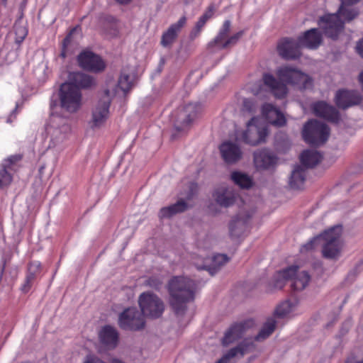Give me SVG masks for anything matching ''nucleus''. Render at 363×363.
<instances>
[{"label": "nucleus", "instance_id": "f257e3e1", "mask_svg": "<svg viewBox=\"0 0 363 363\" xmlns=\"http://www.w3.org/2000/svg\"><path fill=\"white\" fill-rule=\"evenodd\" d=\"M277 80L270 74H264L263 81L277 98H283L287 93L286 84L296 86L300 89H305L311 86V77L298 69L291 67H282L277 69Z\"/></svg>", "mask_w": 363, "mask_h": 363}, {"label": "nucleus", "instance_id": "f03ea898", "mask_svg": "<svg viewBox=\"0 0 363 363\" xmlns=\"http://www.w3.org/2000/svg\"><path fill=\"white\" fill-rule=\"evenodd\" d=\"M277 80L270 74H264L263 81L277 98H283L287 93L286 84L296 86L300 89H305L311 86V77L298 69L291 67H282L277 69Z\"/></svg>", "mask_w": 363, "mask_h": 363}, {"label": "nucleus", "instance_id": "7ed1b4c3", "mask_svg": "<svg viewBox=\"0 0 363 363\" xmlns=\"http://www.w3.org/2000/svg\"><path fill=\"white\" fill-rule=\"evenodd\" d=\"M167 289L169 306L177 315H183L187 310V303L194 300L196 282L186 277L176 276L169 279Z\"/></svg>", "mask_w": 363, "mask_h": 363}, {"label": "nucleus", "instance_id": "20e7f679", "mask_svg": "<svg viewBox=\"0 0 363 363\" xmlns=\"http://www.w3.org/2000/svg\"><path fill=\"white\" fill-rule=\"evenodd\" d=\"M70 132V126L59 116L50 118L42 133L47 149L61 150Z\"/></svg>", "mask_w": 363, "mask_h": 363}, {"label": "nucleus", "instance_id": "39448f33", "mask_svg": "<svg viewBox=\"0 0 363 363\" xmlns=\"http://www.w3.org/2000/svg\"><path fill=\"white\" fill-rule=\"evenodd\" d=\"M287 280L291 281V287L294 291H301L308 286L311 276L308 271L301 269L297 265H292L278 272L274 281V287L281 289Z\"/></svg>", "mask_w": 363, "mask_h": 363}, {"label": "nucleus", "instance_id": "423d86ee", "mask_svg": "<svg viewBox=\"0 0 363 363\" xmlns=\"http://www.w3.org/2000/svg\"><path fill=\"white\" fill-rule=\"evenodd\" d=\"M341 235L342 228L335 226L326 230L320 235V240L324 241L322 246L323 257L336 260L340 257L342 248Z\"/></svg>", "mask_w": 363, "mask_h": 363}, {"label": "nucleus", "instance_id": "0eeeda50", "mask_svg": "<svg viewBox=\"0 0 363 363\" xmlns=\"http://www.w3.org/2000/svg\"><path fill=\"white\" fill-rule=\"evenodd\" d=\"M200 109L199 105L196 103H188L178 108L173 115L175 130L178 133H184L189 130Z\"/></svg>", "mask_w": 363, "mask_h": 363}, {"label": "nucleus", "instance_id": "6e6552de", "mask_svg": "<svg viewBox=\"0 0 363 363\" xmlns=\"http://www.w3.org/2000/svg\"><path fill=\"white\" fill-rule=\"evenodd\" d=\"M138 304L143 315L152 319L161 317L165 308L164 301L157 294L149 291L139 296Z\"/></svg>", "mask_w": 363, "mask_h": 363}, {"label": "nucleus", "instance_id": "1a4fd4ad", "mask_svg": "<svg viewBox=\"0 0 363 363\" xmlns=\"http://www.w3.org/2000/svg\"><path fill=\"white\" fill-rule=\"evenodd\" d=\"M302 135L307 143L318 146L325 143L328 140L329 128L324 123L311 120L305 124Z\"/></svg>", "mask_w": 363, "mask_h": 363}, {"label": "nucleus", "instance_id": "9d476101", "mask_svg": "<svg viewBox=\"0 0 363 363\" xmlns=\"http://www.w3.org/2000/svg\"><path fill=\"white\" fill-rule=\"evenodd\" d=\"M60 100L62 108L70 113L76 112L82 104V93L70 83H63L60 89Z\"/></svg>", "mask_w": 363, "mask_h": 363}, {"label": "nucleus", "instance_id": "9b49d317", "mask_svg": "<svg viewBox=\"0 0 363 363\" xmlns=\"http://www.w3.org/2000/svg\"><path fill=\"white\" fill-rule=\"evenodd\" d=\"M267 128L256 117L252 118L247 123V128L242 134V140L250 145L255 146L266 141Z\"/></svg>", "mask_w": 363, "mask_h": 363}, {"label": "nucleus", "instance_id": "f8f14e48", "mask_svg": "<svg viewBox=\"0 0 363 363\" xmlns=\"http://www.w3.org/2000/svg\"><path fill=\"white\" fill-rule=\"evenodd\" d=\"M119 325L125 330H139L143 329L145 326L143 315L136 308H128L120 314Z\"/></svg>", "mask_w": 363, "mask_h": 363}, {"label": "nucleus", "instance_id": "ddd939ff", "mask_svg": "<svg viewBox=\"0 0 363 363\" xmlns=\"http://www.w3.org/2000/svg\"><path fill=\"white\" fill-rule=\"evenodd\" d=\"M229 261L225 255L219 254L211 259H201L199 257L193 258L192 262L199 270H206L211 276L216 274L220 269Z\"/></svg>", "mask_w": 363, "mask_h": 363}, {"label": "nucleus", "instance_id": "4468645a", "mask_svg": "<svg viewBox=\"0 0 363 363\" xmlns=\"http://www.w3.org/2000/svg\"><path fill=\"white\" fill-rule=\"evenodd\" d=\"M113 94L108 89H106L93 110L92 122L94 127L101 126L108 118V108Z\"/></svg>", "mask_w": 363, "mask_h": 363}, {"label": "nucleus", "instance_id": "2eb2a0df", "mask_svg": "<svg viewBox=\"0 0 363 363\" xmlns=\"http://www.w3.org/2000/svg\"><path fill=\"white\" fill-rule=\"evenodd\" d=\"M79 66L87 71L94 73L100 72L106 68V64L102 58L90 51H84L78 56Z\"/></svg>", "mask_w": 363, "mask_h": 363}, {"label": "nucleus", "instance_id": "dca6fc26", "mask_svg": "<svg viewBox=\"0 0 363 363\" xmlns=\"http://www.w3.org/2000/svg\"><path fill=\"white\" fill-rule=\"evenodd\" d=\"M319 26L326 36L335 40L343 29L344 22L337 15L330 14L320 18Z\"/></svg>", "mask_w": 363, "mask_h": 363}, {"label": "nucleus", "instance_id": "f3484780", "mask_svg": "<svg viewBox=\"0 0 363 363\" xmlns=\"http://www.w3.org/2000/svg\"><path fill=\"white\" fill-rule=\"evenodd\" d=\"M212 196L217 205L228 208L235 203L238 194L232 188L222 186L214 190Z\"/></svg>", "mask_w": 363, "mask_h": 363}, {"label": "nucleus", "instance_id": "a211bd4d", "mask_svg": "<svg viewBox=\"0 0 363 363\" xmlns=\"http://www.w3.org/2000/svg\"><path fill=\"white\" fill-rule=\"evenodd\" d=\"M301 48L298 39L284 38L279 43L277 50L282 58L294 60L300 57Z\"/></svg>", "mask_w": 363, "mask_h": 363}, {"label": "nucleus", "instance_id": "6ab92c4d", "mask_svg": "<svg viewBox=\"0 0 363 363\" xmlns=\"http://www.w3.org/2000/svg\"><path fill=\"white\" fill-rule=\"evenodd\" d=\"M335 100L336 105L340 108L346 109L360 104L362 97L357 91L341 89L336 92Z\"/></svg>", "mask_w": 363, "mask_h": 363}, {"label": "nucleus", "instance_id": "aec40b11", "mask_svg": "<svg viewBox=\"0 0 363 363\" xmlns=\"http://www.w3.org/2000/svg\"><path fill=\"white\" fill-rule=\"evenodd\" d=\"M253 325L254 321L251 319L233 324L225 333V335L222 340L223 345L227 346L240 338L244 332L247 329L252 327Z\"/></svg>", "mask_w": 363, "mask_h": 363}, {"label": "nucleus", "instance_id": "412c9836", "mask_svg": "<svg viewBox=\"0 0 363 363\" xmlns=\"http://www.w3.org/2000/svg\"><path fill=\"white\" fill-rule=\"evenodd\" d=\"M253 160L257 169H268L276 165L277 157L270 150L261 149L254 152Z\"/></svg>", "mask_w": 363, "mask_h": 363}, {"label": "nucleus", "instance_id": "4be33fe9", "mask_svg": "<svg viewBox=\"0 0 363 363\" xmlns=\"http://www.w3.org/2000/svg\"><path fill=\"white\" fill-rule=\"evenodd\" d=\"M255 345L250 339H245L236 347L231 348L216 363H229L233 358H241L246 353L254 349Z\"/></svg>", "mask_w": 363, "mask_h": 363}, {"label": "nucleus", "instance_id": "5701e85b", "mask_svg": "<svg viewBox=\"0 0 363 363\" xmlns=\"http://www.w3.org/2000/svg\"><path fill=\"white\" fill-rule=\"evenodd\" d=\"M251 216L249 213L240 212L232 219L229 225L230 235L232 238H240L245 233L247 221Z\"/></svg>", "mask_w": 363, "mask_h": 363}, {"label": "nucleus", "instance_id": "b1692460", "mask_svg": "<svg viewBox=\"0 0 363 363\" xmlns=\"http://www.w3.org/2000/svg\"><path fill=\"white\" fill-rule=\"evenodd\" d=\"M314 113L329 121L337 123L340 120V113L333 106L328 104L324 101H318L313 105Z\"/></svg>", "mask_w": 363, "mask_h": 363}, {"label": "nucleus", "instance_id": "393cba45", "mask_svg": "<svg viewBox=\"0 0 363 363\" xmlns=\"http://www.w3.org/2000/svg\"><path fill=\"white\" fill-rule=\"evenodd\" d=\"M72 86L80 89H91L96 84L95 79L87 74L81 72H70L68 75V81Z\"/></svg>", "mask_w": 363, "mask_h": 363}, {"label": "nucleus", "instance_id": "a878e982", "mask_svg": "<svg viewBox=\"0 0 363 363\" xmlns=\"http://www.w3.org/2000/svg\"><path fill=\"white\" fill-rule=\"evenodd\" d=\"M220 152L224 161L234 164L242 158V152L240 147L231 142H225L220 146Z\"/></svg>", "mask_w": 363, "mask_h": 363}, {"label": "nucleus", "instance_id": "bb28decb", "mask_svg": "<svg viewBox=\"0 0 363 363\" xmlns=\"http://www.w3.org/2000/svg\"><path fill=\"white\" fill-rule=\"evenodd\" d=\"M301 48L316 49L322 42V35L317 28H311L298 38Z\"/></svg>", "mask_w": 363, "mask_h": 363}, {"label": "nucleus", "instance_id": "cd10ccee", "mask_svg": "<svg viewBox=\"0 0 363 363\" xmlns=\"http://www.w3.org/2000/svg\"><path fill=\"white\" fill-rule=\"evenodd\" d=\"M99 340L101 343L107 349H114L118 343V333L112 326H104L99 333Z\"/></svg>", "mask_w": 363, "mask_h": 363}, {"label": "nucleus", "instance_id": "c85d7f7f", "mask_svg": "<svg viewBox=\"0 0 363 363\" xmlns=\"http://www.w3.org/2000/svg\"><path fill=\"white\" fill-rule=\"evenodd\" d=\"M186 18L182 16L177 23L170 26L166 32L162 34L161 44L163 47L170 46L176 40L178 33L184 26Z\"/></svg>", "mask_w": 363, "mask_h": 363}, {"label": "nucleus", "instance_id": "c756f323", "mask_svg": "<svg viewBox=\"0 0 363 363\" xmlns=\"http://www.w3.org/2000/svg\"><path fill=\"white\" fill-rule=\"evenodd\" d=\"M262 114L272 125L281 127L285 125L286 119L283 113L272 104H265L262 107Z\"/></svg>", "mask_w": 363, "mask_h": 363}, {"label": "nucleus", "instance_id": "7c9ffc66", "mask_svg": "<svg viewBox=\"0 0 363 363\" xmlns=\"http://www.w3.org/2000/svg\"><path fill=\"white\" fill-rule=\"evenodd\" d=\"M305 169L301 165H296L291 172L289 178V186L294 189H300L305 182Z\"/></svg>", "mask_w": 363, "mask_h": 363}, {"label": "nucleus", "instance_id": "2f4dec72", "mask_svg": "<svg viewBox=\"0 0 363 363\" xmlns=\"http://www.w3.org/2000/svg\"><path fill=\"white\" fill-rule=\"evenodd\" d=\"M323 157L321 154L315 150H304L300 156L303 165L306 167H313L320 162Z\"/></svg>", "mask_w": 363, "mask_h": 363}, {"label": "nucleus", "instance_id": "473e14b6", "mask_svg": "<svg viewBox=\"0 0 363 363\" xmlns=\"http://www.w3.org/2000/svg\"><path fill=\"white\" fill-rule=\"evenodd\" d=\"M187 208L188 204L182 199L174 204L161 208L160 217L161 218H170L177 213L185 211Z\"/></svg>", "mask_w": 363, "mask_h": 363}, {"label": "nucleus", "instance_id": "72a5a7b5", "mask_svg": "<svg viewBox=\"0 0 363 363\" xmlns=\"http://www.w3.org/2000/svg\"><path fill=\"white\" fill-rule=\"evenodd\" d=\"M277 322L274 318H269L263 325L259 333L255 337L256 341H262L269 337L276 328Z\"/></svg>", "mask_w": 363, "mask_h": 363}, {"label": "nucleus", "instance_id": "f704fd0d", "mask_svg": "<svg viewBox=\"0 0 363 363\" xmlns=\"http://www.w3.org/2000/svg\"><path fill=\"white\" fill-rule=\"evenodd\" d=\"M231 22L230 20L224 21L222 28L219 30L218 34L215 38L214 40L210 43V45H215L218 46L221 49V45L228 38V35L230 32Z\"/></svg>", "mask_w": 363, "mask_h": 363}, {"label": "nucleus", "instance_id": "c9c22d12", "mask_svg": "<svg viewBox=\"0 0 363 363\" xmlns=\"http://www.w3.org/2000/svg\"><path fill=\"white\" fill-rule=\"evenodd\" d=\"M230 177L233 182L242 189H249L252 185V179L245 173L233 172Z\"/></svg>", "mask_w": 363, "mask_h": 363}, {"label": "nucleus", "instance_id": "e433bc0d", "mask_svg": "<svg viewBox=\"0 0 363 363\" xmlns=\"http://www.w3.org/2000/svg\"><path fill=\"white\" fill-rule=\"evenodd\" d=\"M351 4H341V6L338 10V13L345 18V19L347 21H350L355 18L358 14V11L352 7H350Z\"/></svg>", "mask_w": 363, "mask_h": 363}, {"label": "nucleus", "instance_id": "4c0bfd02", "mask_svg": "<svg viewBox=\"0 0 363 363\" xmlns=\"http://www.w3.org/2000/svg\"><path fill=\"white\" fill-rule=\"evenodd\" d=\"M77 30V28H74L70 30L69 34L64 39L62 42V51L60 53V56L62 58H65L67 55L69 47H71L72 44H74L73 35Z\"/></svg>", "mask_w": 363, "mask_h": 363}, {"label": "nucleus", "instance_id": "58836bf2", "mask_svg": "<svg viewBox=\"0 0 363 363\" xmlns=\"http://www.w3.org/2000/svg\"><path fill=\"white\" fill-rule=\"evenodd\" d=\"M293 305L289 301H284L279 305L275 311V315L280 318H284L293 311Z\"/></svg>", "mask_w": 363, "mask_h": 363}, {"label": "nucleus", "instance_id": "ea45409f", "mask_svg": "<svg viewBox=\"0 0 363 363\" xmlns=\"http://www.w3.org/2000/svg\"><path fill=\"white\" fill-rule=\"evenodd\" d=\"M118 85L124 93H126L133 86V82L130 79L129 74L123 72L118 79Z\"/></svg>", "mask_w": 363, "mask_h": 363}, {"label": "nucleus", "instance_id": "a19ab883", "mask_svg": "<svg viewBox=\"0 0 363 363\" xmlns=\"http://www.w3.org/2000/svg\"><path fill=\"white\" fill-rule=\"evenodd\" d=\"M244 35V30H240L230 36L225 42L221 45V49H227L231 48L237 44L239 40Z\"/></svg>", "mask_w": 363, "mask_h": 363}, {"label": "nucleus", "instance_id": "79ce46f5", "mask_svg": "<svg viewBox=\"0 0 363 363\" xmlns=\"http://www.w3.org/2000/svg\"><path fill=\"white\" fill-rule=\"evenodd\" d=\"M11 172L8 168H4L1 166V169L0 170V188L11 184L12 182Z\"/></svg>", "mask_w": 363, "mask_h": 363}, {"label": "nucleus", "instance_id": "37998d69", "mask_svg": "<svg viewBox=\"0 0 363 363\" xmlns=\"http://www.w3.org/2000/svg\"><path fill=\"white\" fill-rule=\"evenodd\" d=\"M14 31L16 34V42L21 43L26 37L28 30L26 28L21 24L16 23L14 26Z\"/></svg>", "mask_w": 363, "mask_h": 363}, {"label": "nucleus", "instance_id": "c03bdc74", "mask_svg": "<svg viewBox=\"0 0 363 363\" xmlns=\"http://www.w3.org/2000/svg\"><path fill=\"white\" fill-rule=\"evenodd\" d=\"M162 279L159 277H151L145 281L146 286L159 290L162 284Z\"/></svg>", "mask_w": 363, "mask_h": 363}, {"label": "nucleus", "instance_id": "a18cd8bd", "mask_svg": "<svg viewBox=\"0 0 363 363\" xmlns=\"http://www.w3.org/2000/svg\"><path fill=\"white\" fill-rule=\"evenodd\" d=\"M320 240V236L313 238L309 242L302 245L300 252L301 253H306L314 250L318 245V242Z\"/></svg>", "mask_w": 363, "mask_h": 363}, {"label": "nucleus", "instance_id": "49530a36", "mask_svg": "<svg viewBox=\"0 0 363 363\" xmlns=\"http://www.w3.org/2000/svg\"><path fill=\"white\" fill-rule=\"evenodd\" d=\"M21 159L22 156L20 155H11L4 161L2 163V167L13 171V166L18 162L21 161Z\"/></svg>", "mask_w": 363, "mask_h": 363}, {"label": "nucleus", "instance_id": "de8ad7c7", "mask_svg": "<svg viewBox=\"0 0 363 363\" xmlns=\"http://www.w3.org/2000/svg\"><path fill=\"white\" fill-rule=\"evenodd\" d=\"M345 363H363V351L357 350L352 352Z\"/></svg>", "mask_w": 363, "mask_h": 363}, {"label": "nucleus", "instance_id": "09e8293b", "mask_svg": "<svg viewBox=\"0 0 363 363\" xmlns=\"http://www.w3.org/2000/svg\"><path fill=\"white\" fill-rule=\"evenodd\" d=\"M256 105L252 99H244L242 101V110L249 113H252L255 111Z\"/></svg>", "mask_w": 363, "mask_h": 363}, {"label": "nucleus", "instance_id": "8fccbe9b", "mask_svg": "<svg viewBox=\"0 0 363 363\" xmlns=\"http://www.w3.org/2000/svg\"><path fill=\"white\" fill-rule=\"evenodd\" d=\"M39 267V264H30L28 267V274L26 277V283H32L35 277V272Z\"/></svg>", "mask_w": 363, "mask_h": 363}, {"label": "nucleus", "instance_id": "3c124183", "mask_svg": "<svg viewBox=\"0 0 363 363\" xmlns=\"http://www.w3.org/2000/svg\"><path fill=\"white\" fill-rule=\"evenodd\" d=\"M205 24L206 23L203 21L199 19V21L196 23L194 28L191 32V38H194L197 37Z\"/></svg>", "mask_w": 363, "mask_h": 363}, {"label": "nucleus", "instance_id": "603ef678", "mask_svg": "<svg viewBox=\"0 0 363 363\" xmlns=\"http://www.w3.org/2000/svg\"><path fill=\"white\" fill-rule=\"evenodd\" d=\"M215 10L214 6L211 4L203 15L205 16L206 18L210 19L213 16Z\"/></svg>", "mask_w": 363, "mask_h": 363}, {"label": "nucleus", "instance_id": "864d4df0", "mask_svg": "<svg viewBox=\"0 0 363 363\" xmlns=\"http://www.w3.org/2000/svg\"><path fill=\"white\" fill-rule=\"evenodd\" d=\"M356 51L363 58V38L357 43Z\"/></svg>", "mask_w": 363, "mask_h": 363}, {"label": "nucleus", "instance_id": "5fc2aeb1", "mask_svg": "<svg viewBox=\"0 0 363 363\" xmlns=\"http://www.w3.org/2000/svg\"><path fill=\"white\" fill-rule=\"evenodd\" d=\"M31 284L32 283H26V280L25 281V284L23 285L22 286V291L24 292V293H26L28 291V290L30 289V286H31Z\"/></svg>", "mask_w": 363, "mask_h": 363}, {"label": "nucleus", "instance_id": "6e6d98bb", "mask_svg": "<svg viewBox=\"0 0 363 363\" xmlns=\"http://www.w3.org/2000/svg\"><path fill=\"white\" fill-rule=\"evenodd\" d=\"M342 4H354L359 1V0H340Z\"/></svg>", "mask_w": 363, "mask_h": 363}, {"label": "nucleus", "instance_id": "4d7b16f0", "mask_svg": "<svg viewBox=\"0 0 363 363\" xmlns=\"http://www.w3.org/2000/svg\"><path fill=\"white\" fill-rule=\"evenodd\" d=\"M117 2L121 4H128L131 0H116Z\"/></svg>", "mask_w": 363, "mask_h": 363}, {"label": "nucleus", "instance_id": "13d9d810", "mask_svg": "<svg viewBox=\"0 0 363 363\" xmlns=\"http://www.w3.org/2000/svg\"><path fill=\"white\" fill-rule=\"evenodd\" d=\"M199 20L203 21L206 23V21H207L208 19V18H206L205 17V16L202 15V16L200 17Z\"/></svg>", "mask_w": 363, "mask_h": 363}, {"label": "nucleus", "instance_id": "bf43d9fd", "mask_svg": "<svg viewBox=\"0 0 363 363\" xmlns=\"http://www.w3.org/2000/svg\"><path fill=\"white\" fill-rule=\"evenodd\" d=\"M193 0H184L185 4H188L191 2Z\"/></svg>", "mask_w": 363, "mask_h": 363}, {"label": "nucleus", "instance_id": "052dcab7", "mask_svg": "<svg viewBox=\"0 0 363 363\" xmlns=\"http://www.w3.org/2000/svg\"><path fill=\"white\" fill-rule=\"evenodd\" d=\"M1 2L2 4L6 6V2H7V0H1Z\"/></svg>", "mask_w": 363, "mask_h": 363}]
</instances>
